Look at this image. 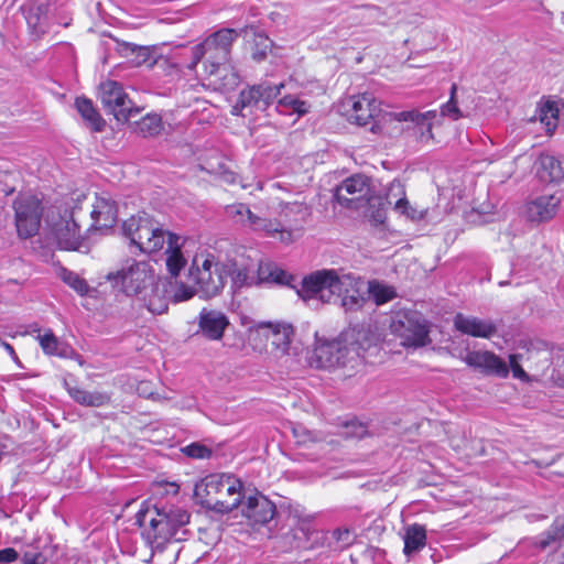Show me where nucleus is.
Returning a JSON list of instances; mask_svg holds the SVG:
<instances>
[{
  "label": "nucleus",
  "mask_w": 564,
  "mask_h": 564,
  "mask_svg": "<svg viewBox=\"0 0 564 564\" xmlns=\"http://www.w3.org/2000/svg\"><path fill=\"white\" fill-rule=\"evenodd\" d=\"M240 34V31L231 28L213 32L192 47L193 59L188 68L193 70L199 62H203L205 74L214 85L224 88L236 87L239 76L230 64V56L232 44Z\"/></svg>",
  "instance_id": "f257e3e1"
},
{
  "label": "nucleus",
  "mask_w": 564,
  "mask_h": 564,
  "mask_svg": "<svg viewBox=\"0 0 564 564\" xmlns=\"http://www.w3.org/2000/svg\"><path fill=\"white\" fill-rule=\"evenodd\" d=\"M122 231L130 243L144 253L156 252L166 245L165 263L172 276H177L185 267L187 260L182 252L184 239L160 228L147 214L124 220Z\"/></svg>",
  "instance_id": "f03ea898"
},
{
  "label": "nucleus",
  "mask_w": 564,
  "mask_h": 564,
  "mask_svg": "<svg viewBox=\"0 0 564 564\" xmlns=\"http://www.w3.org/2000/svg\"><path fill=\"white\" fill-rule=\"evenodd\" d=\"M106 280L126 295L137 296L152 314L160 315L167 311V301L151 262L128 261L121 269L109 272Z\"/></svg>",
  "instance_id": "7ed1b4c3"
},
{
  "label": "nucleus",
  "mask_w": 564,
  "mask_h": 564,
  "mask_svg": "<svg viewBox=\"0 0 564 564\" xmlns=\"http://www.w3.org/2000/svg\"><path fill=\"white\" fill-rule=\"evenodd\" d=\"M189 514L176 507L140 509L135 514V524L142 530V536L152 549H162L177 530L188 523Z\"/></svg>",
  "instance_id": "20e7f679"
},
{
  "label": "nucleus",
  "mask_w": 564,
  "mask_h": 564,
  "mask_svg": "<svg viewBox=\"0 0 564 564\" xmlns=\"http://www.w3.org/2000/svg\"><path fill=\"white\" fill-rule=\"evenodd\" d=\"M361 337V332L349 329L336 339L317 341L311 357V364L322 369L347 366L354 368L361 362L364 357L365 349L359 343Z\"/></svg>",
  "instance_id": "39448f33"
},
{
  "label": "nucleus",
  "mask_w": 564,
  "mask_h": 564,
  "mask_svg": "<svg viewBox=\"0 0 564 564\" xmlns=\"http://www.w3.org/2000/svg\"><path fill=\"white\" fill-rule=\"evenodd\" d=\"M242 487L231 474H212L195 486V496L205 508L228 513L241 503Z\"/></svg>",
  "instance_id": "423d86ee"
},
{
  "label": "nucleus",
  "mask_w": 564,
  "mask_h": 564,
  "mask_svg": "<svg viewBox=\"0 0 564 564\" xmlns=\"http://www.w3.org/2000/svg\"><path fill=\"white\" fill-rule=\"evenodd\" d=\"M188 279L202 297H214L225 286V263L218 261L212 253L196 254L188 270Z\"/></svg>",
  "instance_id": "0eeeda50"
},
{
  "label": "nucleus",
  "mask_w": 564,
  "mask_h": 564,
  "mask_svg": "<svg viewBox=\"0 0 564 564\" xmlns=\"http://www.w3.org/2000/svg\"><path fill=\"white\" fill-rule=\"evenodd\" d=\"M390 329L404 347L419 348L430 343L427 322L419 312H397L392 317Z\"/></svg>",
  "instance_id": "6e6552de"
},
{
  "label": "nucleus",
  "mask_w": 564,
  "mask_h": 564,
  "mask_svg": "<svg viewBox=\"0 0 564 564\" xmlns=\"http://www.w3.org/2000/svg\"><path fill=\"white\" fill-rule=\"evenodd\" d=\"M341 273L334 269H323L312 272L303 278L299 296L304 301L317 300L322 303L336 301V293L339 292Z\"/></svg>",
  "instance_id": "1a4fd4ad"
},
{
  "label": "nucleus",
  "mask_w": 564,
  "mask_h": 564,
  "mask_svg": "<svg viewBox=\"0 0 564 564\" xmlns=\"http://www.w3.org/2000/svg\"><path fill=\"white\" fill-rule=\"evenodd\" d=\"M373 195L370 177L364 174H354L344 180L335 188L336 202L346 208L359 209L365 207Z\"/></svg>",
  "instance_id": "9d476101"
},
{
  "label": "nucleus",
  "mask_w": 564,
  "mask_h": 564,
  "mask_svg": "<svg viewBox=\"0 0 564 564\" xmlns=\"http://www.w3.org/2000/svg\"><path fill=\"white\" fill-rule=\"evenodd\" d=\"M13 209L19 237L26 239L34 236L41 224V200L33 195L21 194L14 199Z\"/></svg>",
  "instance_id": "9b49d317"
},
{
  "label": "nucleus",
  "mask_w": 564,
  "mask_h": 564,
  "mask_svg": "<svg viewBox=\"0 0 564 564\" xmlns=\"http://www.w3.org/2000/svg\"><path fill=\"white\" fill-rule=\"evenodd\" d=\"M99 99L104 108L119 122H126L139 112V109L132 106L123 87L115 80H106L100 84Z\"/></svg>",
  "instance_id": "f8f14e48"
},
{
  "label": "nucleus",
  "mask_w": 564,
  "mask_h": 564,
  "mask_svg": "<svg viewBox=\"0 0 564 564\" xmlns=\"http://www.w3.org/2000/svg\"><path fill=\"white\" fill-rule=\"evenodd\" d=\"M279 219L282 224L281 242L292 243L300 238L304 225L311 216L310 207L302 202L281 203Z\"/></svg>",
  "instance_id": "ddd939ff"
},
{
  "label": "nucleus",
  "mask_w": 564,
  "mask_h": 564,
  "mask_svg": "<svg viewBox=\"0 0 564 564\" xmlns=\"http://www.w3.org/2000/svg\"><path fill=\"white\" fill-rule=\"evenodd\" d=\"M51 235L57 246L63 250H77L82 245V235L79 226L75 221L73 214L65 209L64 214H58L57 218L52 215L50 220Z\"/></svg>",
  "instance_id": "4468645a"
},
{
  "label": "nucleus",
  "mask_w": 564,
  "mask_h": 564,
  "mask_svg": "<svg viewBox=\"0 0 564 564\" xmlns=\"http://www.w3.org/2000/svg\"><path fill=\"white\" fill-rule=\"evenodd\" d=\"M338 284L339 292L336 293V300L340 299L341 306L346 311H357L361 308L366 302L364 293V281L354 274L341 273Z\"/></svg>",
  "instance_id": "2eb2a0df"
},
{
  "label": "nucleus",
  "mask_w": 564,
  "mask_h": 564,
  "mask_svg": "<svg viewBox=\"0 0 564 564\" xmlns=\"http://www.w3.org/2000/svg\"><path fill=\"white\" fill-rule=\"evenodd\" d=\"M227 315L218 310L203 308L197 316V334L213 341L220 340L229 326Z\"/></svg>",
  "instance_id": "dca6fc26"
},
{
  "label": "nucleus",
  "mask_w": 564,
  "mask_h": 564,
  "mask_svg": "<svg viewBox=\"0 0 564 564\" xmlns=\"http://www.w3.org/2000/svg\"><path fill=\"white\" fill-rule=\"evenodd\" d=\"M464 361L476 369H479L485 375H494L499 378H507L509 375V367L503 359L491 351H468L464 357Z\"/></svg>",
  "instance_id": "f3484780"
},
{
  "label": "nucleus",
  "mask_w": 564,
  "mask_h": 564,
  "mask_svg": "<svg viewBox=\"0 0 564 564\" xmlns=\"http://www.w3.org/2000/svg\"><path fill=\"white\" fill-rule=\"evenodd\" d=\"M259 267L254 260L228 261L225 263L226 276H231L235 288L251 286L260 282Z\"/></svg>",
  "instance_id": "a211bd4d"
},
{
  "label": "nucleus",
  "mask_w": 564,
  "mask_h": 564,
  "mask_svg": "<svg viewBox=\"0 0 564 564\" xmlns=\"http://www.w3.org/2000/svg\"><path fill=\"white\" fill-rule=\"evenodd\" d=\"M90 216L97 229L113 227L118 217L116 202L107 193L96 195Z\"/></svg>",
  "instance_id": "6ab92c4d"
},
{
  "label": "nucleus",
  "mask_w": 564,
  "mask_h": 564,
  "mask_svg": "<svg viewBox=\"0 0 564 564\" xmlns=\"http://www.w3.org/2000/svg\"><path fill=\"white\" fill-rule=\"evenodd\" d=\"M348 105V120L358 126L368 124L379 111L376 98L368 93L351 97Z\"/></svg>",
  "instance_id": "aec40b11"
},
{
  "label": "nucleus",
  "mask_w": 564,
  "mask_h": 564,
  "mask_svg": "<svg viewBox=\"0 0 564 564\" xmlns=\"http://www.w3.org/2000/svg\"><path fill=\"white\" fill-rule=\"evenodd\" d=\"M560 204L561 198L555 194L541 195L525 205V215L530 221H547L556 215Z\"/></svg>",
  "instance_id": "412c9836"
},
{
  "label": "nucleus",
  "mask_w": 564,
  "mask_h": 564,
  "mask_svg": "<svg viewBox=\"0 0 564 564\" xmlns=\"http://www.w3.org/2000/svg\"><path fill=\"white\" fill-rule=\"evenodd\" d=\"M242 513L253 523L265 524L273 519L275 506L267 497L257 494L243 502Z\"/></svg>",
  "instance_id": "4be33fe9"
},
{
  "label": "nucleus",
  "mask_w": 564,
  "mask_h": 564,
  "mask_svg": "<svg viewBox=\"0 0 564 564\" xmlns=\"http://www.w3.org/2000/svg\"><path fill=\"white\" fill-rule=\"evenodd\" d=\"M454 326L463 334L480 338H490L497 330L491 321L467 316L462 313L455 315Z\"/></svg>",
  "instance_id": "5701e85b"
},
{
  "label": "nucleus",
  "mask_w": 564,
  "mask_h": 564,
  "mask_svg": "<svg viewBox=\"0 0 564 564\" xmlns=\"http://www.w3.org/2000/svg\"><path fill=\"white\" fill-rule=\"evenodd\" d=\"M394 117L398 121L413 122L420 131V138L422 141H430L433 139L432 128L438 117L436 110L420 112L413 109L398 112Z\"/></svg>",
  "instance_id": "b1692460"
},
{
  "label": "nucleus",
  "mask_w": 564,
  "mask_h": 564,
  "mask_svg": "<svg viewBox=\"0 0 564 564\" xmlns=\"http://www.w3.org/2000/svg\"><path fill=\"white\" fill-rule=\"evenodd\" d=\"M535 174L543 183H558L564 178V165L555 156L542 153L534 163Z\"/></svg>",
  "instance_id": "393cba45"
},
{
  "label": "nucleus",
  "mask_w": 564,
  "mask_h": 564,
  "mask_svg": "<svg viewBox=\"0 0 564 564\" xmlns=\"http://www.w3.org/2000/svg\"><path fill=\"white\" fill-rule=\"evenodd\" d=\"M259 328L267 330L265 335L272 337V344L278 349L282 352L288 350L293 335V327L290 324L268 322L259 324Z\"/></svg>",
  "instance_id": "a878e982"
},
{
  "label": "nucleus",
  "mask_w": 564,
  "mask_h": 564,
  "mask_svg": "<svg viewBox=\"0 0 564 564\" xmlns=\"http://www.w3.org/2000/svg\"><path fill=\"white\" fill-rule=\"evenodd\" d=\"M241 225L267 237H275L279 235V238L281 239L282 224L278 219L262 217L251 210L249 218L242 219Z\"/></svg>",
  "instance_id": "bb28decb"
},
{
  "label": "nucleus",
  "mask_w": 564,
  "mask_h": 564,
  "mask_svg": "<svg viewBox=\"0 0 564 564\" xmlns=\"http://www.w3.org/2000/svg\"><path fill=\"white\" fill-rule=\"evenodd\" d=\"M404 549L403 552L405 555H411L413 553L422 550L426 544V529L424 525L414 523L408 525L405 528V532L403 535Z\"/></svg>",
  "instance_id": "cd10ccee"
},
{
  "label": "nucleus",
  "mask_w": 564,
  "mask_h": 564,
  "mask_svg": "<svg viewBox=\"0 0 564 564\" xmlns=\"http://www.w3.org/2000/svg\"><path fill=\"white\" fill-rule=\"evenodd\" d=\"M75 107L93 131H102L106 122L95 109L90 99L78 97L75 100Z\"/></svg>",
  "instance_id": "c85d7f7f"
},
{
  "label": "nucleus",
  "mask_w": 564,
  "mask_h": 564,
  "mask_svg": "<svg viewBox=\"0 0 564 564\" xmlns=\"http://www.w3.org/2000/svg\"><path fill=\"white\" fill-rule=\"evenodd\" d=\"M37 340L41 348L46 355L58 357L68 356L69 347L59 341L51 329L45 330L43 334H39Z\"/></svg>",
  "instance_id": "c756f323"
},
{
  "label": "nucleus",
  "mask_w": 564,
  "mask_h": 564,
  "mask_svg": "<svg viewBox=\"0 0 564 564\" xmlns=\"http://www.w3.org/2000/svg\"><path fill=\"white\" fill-rule=\"evenodd\" d=\"M68 392L76 402L87 406H102L110 400L107 393L99 391L90 392L80 388H70Z\"/></svg>",
  "instance_id": "7c9ffc66"
},
{
  "label": "nucleus",
  "mask_w": 564,
  "mask_h": 564,
  "mask_svg": "<svg viewBox=\"0 0 564 564\" xmlns=\"http://www.w3.org/2000/svg\"><path fill=\"white\" fill-rule=\"evenodd\" d=\"M163 130L162 117L158 113H148L134 122V131L144 138L155 137Z\"/></svg>",
  "instance_id": "2f4dec72"
},
{
  "label": "nucleus",
  "mask_w": 564,
  "mask_h": 564,
  "mask_svg": "<svg viewBox=\"0 0 564 564\" xmlns=\"http://www.w3.org/2000/svg\"><path fill=\"white\" fill-rule=\"evenodd\" d=\"M538 112L539 119L541 123L544 124L546 133L552 134L558 123L560 109L557 102L555 100H546L540 105Z\"/></svg>",
  "instance_id": "473e14b6"
},
{
  "label": "nucleus",
  "mask_w": 564,
  "mask_h": 564,
  "mask_svg": "<svg viewBox=\"0 0 564 564\" xmlns=\"http://www.w3.org/2000/svg\"><path fill=\"white\" fill-rule=\"evenodd\" d=\"M540 546L542 549H546L549 546L554 547L556 552H561V555L564 557V521L556 520L547 532L545 539L540 541Z\"/></svg>",
  "instance_id": "72a5a7b5"
},
{
  "label": "nucleus",
  "mask_w": 564,
  "mask_h": 564,
  "mask_svg": "<svg viewBox=\"0 0 564 564\" xmlns=\"http://www.w3.org/2000/svg\"><path fill=\"white\" fill-rule=\"evenodd\" d=\"M246 108H256L261 110L260 94L257 86H252L240 93L237 104L234 106V115H242V110Z\"/></svg>",
  "instance_id": "f704fd0d"
},
{
  "label": "nucleus",
  "mask_w": 564,
  "mask_h": 564,
  "mask_svg": "<svg viewBox=\"0 0 564 564\" xmlns=\"http://www.w3.org/2000/svg\"><path fill=\"white\" fill-rule=\"evenodd\" d=\"M57 275L65 284L72 288L80 296L88 294L90 290L88 283L76 272L70 271L66 268H59Z\"/></svg>",
  "instance_id": "c9c22d12"
},
{
  "label": "nucleus",
  "mask_w": 564,
  "mask_h": 564,
  "mask_svg": "<svg viewBox=\"0 0 564 564\" xmlns=\"http://www.w3.org/2000/svg\"><path fill=\"white\" fill-rule=\"evenodd\" d=\"M368 293L377 305L384 304L395 297V291L392 286L380 283L376 280L368 282Z\"/></svg>",
  "instance_id": "e433bc0d"
},
{
  "label": "nucleus",
  "mask_w": 564,
  "mask_h": 564,
  "mask_svg": "<svg viewBox=\"0 0 564 564\" xmlns=\"http://www.w3.org/2000/svg\"><path fill=\"white\" fill-rule=\"evenodd\" d=\"M276 109L283 115H304L308 111V105L292 95L284 96L278 101Z\"/></svg>",
  "instance_id": "4c0bfd02"
},
{
  "label": "nucleus",
  "mask_w": 564,
  "mask_h": 564,
  "mask_svg": "<svg viewBox=\"0 0 564 564\" xmlns=\"http://www.w3.org/2000/svg\"><path fill=\"white\" fill-rule=\"evenodd\" d=\"M260 282H274L279 284H288L291 275L284 270L272 264H260L259 267Z\"/></svg>",
  "instance_id": "58836bf2"
},
{
  "label": "nucleus",
  "mask_w": 564,
  "mask_h": 564,
  "mask_svg": "<svg viewBox=\"0 0 564 564\" xmlns=\"http://www.w3.org/2000/svg\"><path fill=\"white\" fill-rule=\"evenodd\" d=\"M456 91H457V86H456V84H453L451 87V94H449L448 101L445 102L444 105H442V107H441L440 118L447 117L451 120L456 121L464 117L462 110L458 107L457 100H456Z\"/></svg>",
  "instance_id": "ea45409f"
},
{
  "label": "nucleus",
  "mask_w": 564,
  "mask_h": 564,
  "mask_svg": "<svg viewBox=\"0 0 564 564\" xmlns=\"http://www.w3.org/2000/svg\"><path fill=\"white\" fill-rule=\"evenodd\" d=\"M272 50V41L263 35V34H256L253 40V47H252V58L257 62H261L267 58L268 54Z\"/></svg>",
  "instance_id": "a19ab883"
},
{
  "label": "nucleus",
  "mask_w": 564,
  "mask_h": 564,
  "mask_svg": "<svg viewBox=\"0 0 564 564\" xmlns=\"http://www.w3.org/2000/svg\"><path fill=\"white\" fill-rule=\"evenodd\" d=\"M256 86L259 88L261 110H264L280 95L281 89L284 87L283 84L272 86L267 83Z\"/></svg>",
  "instance_id": "79ce46f5"
},
{
  "label": "nucleus",
  "mask_w": 564,
  "mask_h": 564,
  "mask_svg": "<svg viewBox=\"0 0 564 564\" xmlns=\"http://www.w3.org/2000/svg\"><path fill=\"white\" fill-rule=\"evenodd\" d=\"M394 210L411 220H421L426 214L425 210H419L413 207L408 199H397L394 202Z\"/></svg>",
  "instance_id": "37998d69"
},
{
  "label": "nucleus",
  "mask_w": 564,
  "mask_h": 564,
  "mask_svg": "<svg viewBox=\"0 0 564 564\" xmlns=\"http://www.w3.org/2000/svg\"><path fill=\"white\" fill-rule=\"evenodd\" d=\"M397 199H406V196L404 185L400 181L394 180L388 187L387 202L389 205L394 206Z\"/></svg>",
  "instance_id": "c03bdc74"
},
{
  "label": "nucleus",
  "mask_w": 564,
  "mask_h": 564,
  "mask_svg": "<svg viewBox=\"0 0 564 564\" xmlns=\"http://www.w3.org/2000/svg\"><path fill=\"white\" fill-rule=\"evenodd\" d=\"M195 293H197L196 289H193L192 286L184 283H177L174 288L172 299L173 302L180 303L192 299Z\"/></svg>",
  "instance_id": "a18cd8bd"
},
{
  "label": "nucleus",
  "mask_w": 564,
  "mask_h": 564,
  "mask_svg": "<svg viewBox=\"0 0 564 564\" xmlns=\"http://www.w3.org/2000/svg\"><path fill=\"white\" fill-rule=\"evenodd\" d=\"M183 453L188 457L196 459L208 458L212 455V451L198 443H193L183 448Z\"/></svg>",
  "instance_id": "49530a36"
},
{
  "label": "nucleus",
  "mask_w": 564,
  "mask_h": 564,
  "mask_svg": "<svg viewBox=\"0 0 564 564\" xmlns=\"http://www.w3.org/2000/svg\"><path fill=\"white\" fill-rule=\"evenodd\" d=\"M226 210L229 216L239 217L240 223L242 219H248L251 214V209L242 203L229 205Z\"/></svg>",
  "instance_id": "de8ad7c7"
},
{
  "label": "nucleus",
  "mask_w": 564,
  "mask_h": 564,
  "mask_svg": "<svg viewBox=\"0 0 564 564\" xmlns=\"http://www.w3.org/2000/svg\"><path fill=\"white\" fill-rule=\"evenodd\" d=\"M137 44L124 42V41H116V51L122 56L128 58L131 62L132 56L135 53Z\"/></svg>",
  "instance_id": "09e8293b"
},
{
  "label": "nucleus",
  "mask_w": 564,
  "mask_h": 564,
  "mask_svg": "<svg viewBox=\"0 0 564 564\" xmlns=\"http://www.w3.org/2000/svg\"><path fill=\"white\" fill-rule=\"evenodd\" d=\"M508 367H509V370L511 369L514 378H518L521 380H528L527 372L522 369V367L518 362V355L509 356V366Z\"/></svg>",
  "instance_id": "8fccbe9b"
},
{
  "label": "nucleus",
  "mask_w": 564,
  "mask_h": 564,
  "mask_svg": "<svg viewBox=\"0 0 564 564\" xmlns=\"http://www.w3.org/2000/svg\"><path fill=\"white\" fill-rule=\"evenodd\" d=\"M150 58V51L147 46H137L135 53L131 58V63L139 66L147 63Z\"/></svg>",
  "instance_id": "3c124183"
},
{
  "label": "nucleus",
  "mask_w": 564,
  "mask_h": 564,
  "mask_svg": "<svg viewBox=\"0 0 564 564\" xmlns=\"http://www.w3.org/2000/svg\"><path fill=\"white\" fill-rule=\"evenodd\" d=\"M28 24L33 28L37 33H44L45 28L43 26L40 17L37 13H33L32 11L26 17Z\"/></svg>",
  "instance_id": "603ef678"
},
{
  "label": "nucleus",
  "mask_w": 564,
  "mask_h": 564,
  "mask_svg": "<svg viewBox=\"0 0 564 564\" xmlns=\"http://www.w3.org/2000/svg\"><path fill=\"white\" fill-rule=\"evenodd\" d=\"M18 558V552L12 547L0 550V563H11Z\"/></svg>",
  "instance_id": "864d4df0"
},
{
  "label": "nucleus",
  "mask_w": 564,
  "mask_h": 564,
  "mask_svg": "<svg viewBox=\"0 0 564 564\" xmlns=\"http://www.w3.org/2000/svg\"><path fill=\"white\" fill-rule=\"evenodd\" d=\"M334 536L337 541H341L345 544L349 543L350 531L348 529H337L334 531Z\"/></svg>",
  "instance_id": "5fc2aeb1"
},
{
  "label": "nucleus",
  "mask_w": 564,
  "mask_h": 564,
  "mask_svg": "<svg viewBox=\"0 0 564 564\" xmlns=\"http://www.w3.org/2000/svg\"><path fill=\"white\" fill-rule=\"evenodd\" d=\"M41 554H25L23 562L24 564H41Z\"/></svg>",
  "instance_id": "6e6d98bb"
},
{
  "label": "nucleus",
  "mask_w": 564,
  "mask_h": 564,
  "mask_svg": "<svg viewBox=\"0 0 564 564\" xmlns=\"http://www.w3.org/2000/svg\"><path fill=\"white\" fill-rule=\"evenodd\" d=\"M1 345L3 346V348L6 349V351L11 356V358L13 360H17L18 359V356L14 351V348L12 347V345H10L9 343L7 341H2Z\"/></svg>",
  "instance_id": "4d7b16f0"
},
{
  "label": "nucleus",
  "mask_w": 564,
  "mask_h": 564,
  "mask_svg": "<svg viewBox=\"0 0 564 564\" xmlns=\"http://www.w3.org/2000/svg\"><path fill=\"white\" fill-rule=\"evenodd\" d=\"M223 178L228 183H235V181H236V176L231 172H224Z\"/></svg>",
  "instance_id": "13d9d810"
},
{
  "label": "nucleus",
  "mask_w": 564,
  "mask_h": 564,
  "mask_svg": "<svg viewBox=\"0 0 564 564\" xmlns=\"http://www.w3.org/2000/svg\"><path fill=\"white\" fill-rule=\"evenodd\" d=\"M383 15H384V14H383V12L381 11V9L376 8V7L373 8V20H375V21H379V22H380V21H381V19L383 18Z\"/></svg>",
  "instance_id": "bf43d9fd"
},
{
  "label": "nucleus",
  "mask_w": 564,
  "mask_h": 564,
  "mask_svg": "<svg viewBox=\"0 0 564 564\" xmlns=\"http://www.w3.org/2000/svg\"><path fill=\"white\" fill-rule=\"evenodd\" d=\"M358 429H359V432H357L356 435L358 437H362L366 434V429L362 425H359Z\"/></svg>",
  "instance_id": "052dcab7"
},
{
  "label": "nucleus",
  "mask_w": 564,
  "mask_h": 564,
  "mask_svg": "<svg viewBox=\"0 0 564 564\" xmlns=\"http://www.w3.org/2000/svg\"><path fill=\"white\" fill-rule=\"evenodd\" d=\"M208 171L212 172V173H218V171H216L215 169H210Z\"/></svg>",
  "instance_id": "680f3d73"
}]
</instances>
